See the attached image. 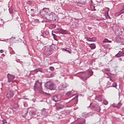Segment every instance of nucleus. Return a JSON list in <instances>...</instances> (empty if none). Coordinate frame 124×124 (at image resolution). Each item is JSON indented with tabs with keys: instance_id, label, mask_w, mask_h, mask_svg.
<instances>
[{
	"instance_id": "25",
	"label": "nucleus",
	"mask_w": 124,
	"mask_h": 124,
	"mask_svg": "<svg viewBox=\"0 0 124 124\" xmlns=\"http://www.w3.org/2000/svg\"><path fill=\"white\" fill-rule=\"evenodd\" d=\"M57 19H58V16L57 15H56V14H55L54 13L53 14V20L56 21V20H57Z\"/></svg>"
},
{
	"instance_id": "10",
	"label": "nucleus",
	"mask_w": 124,
	"mask_h": 124,
	"mask_svg": "<svg viewBox=\"0 0 124 124\" xmlns=\"http://www.w3.org/2000/svg\"><path fill=\"white\" fill-rule=\"evenodd\" d=\"M52 100L55 102H57L58 101H60V100H61V98H60V96L59 95H56L52 97Z\"/></svg>"
},
{
	"instance_id": "16",
	"label": "nucleus",
	"mask_w": 124,
	"mask_h": 124,
	"mask_svg": "<svg viewBox=\"0 0 124 124\" xmlns=\"http://www.w3.org/2000/svg\"><path fill=\"white\" fill-rule=\"evenodd\" d=\"M93 108L94 110L96 111V112H100L101 110V108H100V106L98 105H94L93 106Z\"/></svg>"
},
{
	"instance_id": "14",
	"label": "nucleus",
	"mask_w": 124,
	"mask_h": 124,
	"mask_svg": "<svg viewBox=\"0 0 124 124\" xmlns=\"http://www.w3.org/2000/svg\"><path fill=\"white\" fill-rule=\"evenodd\" d=\"M42 115L46 117L48 115V110L45 108H43L42 110Z\"/></svg>"
},
{
	"instance_id": "39",
	"label": "nucleus",
	"mask_w": 124,
	"mask_h": 124,
	"mask_svg": "<svg viewBox=\"0 0 124 124\" xmlns=\"http://www.w3.org/2000/svg\"><path fill=\"white\" fill-rule=\"evenodd\" d=\"M36 71L37 72H38V71H40L41 72L42 71V69H41V68L37 69H36Z\"/></svg>"
},
{
	"instance_id": "29",
	"label": "nucleus",
	"mask_w": 124,
	"mask_h": 124,
	"mask_svg": "<svg viewBox=\"0 0 124 124\" xmlns=\"http://www.w3.org/2000/svg\"><path fill=\"white\" fill-rule=\"evenodd\" d=\"M65 105L66 106V107H71V104H70V102L66 103Z\"/></svg>"
},
{
	"instance_id": "49",
	"label": "nucleus",
	"mask_w": 124,
	"mask_h": 124,
	"mask_svg": "<svg viewBox=\"0 0 124 124\" xmlns=\"http://www.w3.org/2000/svg\"><path fill=\"white\" fill-rule=\"evenodd\" d=\"M104 47H106V48H107V47H108V46L105 45V46H104Z\"/></svg>"
},
{
	"instance_id": "38",
	"label": "nucleus",
	"mask_w": 124,
	"mask_h": 124,
	"mask_svg": "<svg viewBox=\"0 0 124 124\" xmlns=\"http://www.w3.org/2000/svg\"><path fill=\"white\" fill-rule=\"evenodd\" d=\"M112 86L114 87V88H116L117 87V83L116 82H114L112 84Z\"/></svg>"
},
{
	"instance_id": "5",
	"label": "nucleus",
	"mask_w": 124,
	"mask_h": 124,
	"mask_svg": "<svg viewBox=\"0 0 124 124\" xmlns=\"http://www.w3.org/2000/svg\"><path fill=\"white\" fill-rule=\"evenodd\" d=\"M7 78H8V83H10L11 82H13V80H14V79L15 78V76H14L11 74H8Z\"/></svg>"
},
{
	"instance_id": "32",
	"label": "nucleus",
	"mask_w": 124,
	"mask_h": 124,
	"mask_svg": "<svg viewBox=\"0 0 124 124\" xmlns=\"http://www.w3.org/2000/svg\"><path fill=\"white\" fill-rule=\"evenodd\" d=\"M50 27L51 29H55V28H56V25L55 24H51Z\"/></svg>"
},
{
	"instance_id": "24",
	"label": "nucleus",
	"mask_w": 124,
	"mask_h": 124,
	"mask_svg": "<svg viewBox=\"0 0 124 124\" xmlns=\"http://www.w3.org/2000/svg\"><path fill=\"white\" fill-rule=\"evenodd\" d=\"M109 10H110V9L108 7H107L106 10V13H107L108 14V16L109 19H111V17H110V16H109V15H108L109 13Z\"/></svg>"
},
{
	"instance_id": "42",
	"label": "nucleus",
	"mask_w": 124,
	"mask_h": 124,
	"mask_svg": "<svg viewBox=\"0 0 124 124\" xmlns=\"http://www.w3.org/2000/svg\"><path fill=\"white\" fill-rule=\"evenodd\" d=\"M2 122H3V124H7V122L5 120H3Z\"/></svg>"
},
{
	"instance_id": "6",
	"label": "nucleus",
	"mask_w": 124,
	"mask_h": 124,
	"mask_svg": "<svg viewBox=\"0 0 124 124\" xmlns=\"http://www.w3.org/2000/svg\"><path fill=\"white\" fill-rule=\"evenodd\" d=\"M14 96V93L12 91H8L6 93V97L8 99H10L12 97H13Z\"/></svg>"
},
{
	"instance_id": "50",
	"label": "nucleus",
	"mask_w": 124,
	"mask_h": 124,
	"mask_svg": "<svg viewBox=\"0 0 124 124\" xmlns=\"http://www.w3.org/2000/svg\"><path fill=\"white\" fill-rule=\"evenodd\" d=\"M91 105H92V103L90 104V105L89 106V107H91Z\"/></svg>"
},
{
	"instance_id": "48",
	"label": "nucleus",
	"mask_w": 124,
	"mask_h": 124,
	"mask_svg": "<svg viewBox=\"0 0 124 124\" xmlns=\"http://www.w3.org/2000/svg\"><path fill=\"white\" fill-rule=\"evenodd\" d=\"M109 80H110V81H111L112 82H113V80H112V79H111V78H109Z\"/></svg>"
},
{
	"instance_id": "9",
	"label": "nucleus",
	"mask_w": 124,
	"mask_h": 124,
	"mask_svg": "<svg viewBox=\"0 0 124 124\" xmlns=\"http://www.w3.org/2000/svg\"><path fill=\"white\" fill-rule=\"evenodd\" d=\"M56 106V111H60L61 109H63V108H64V106L61 104H57Z\"/></svg>"
},
{
	"instance_id": "15",
	"label": "nucleus",
	"mask_w": 124,
	"mask_h": 124,
	"mask_svg": "<svg viewBox=\"0 0 124 124\" xmlns=\"http://www.w3.org/2000/svg\"><path fill=\"white\" fill-rule=\"evenodd\" d=\"M54 13L51 12L49 16H48L47 19L49 21H53L54 19Z\"/></svg>"
},
{
	"instance_id": "41",
	"label": "nucleus",
	"mask_w": 124,
	"mask_h": 124,
	"mask_svg": "<svg viewBox=\"0 0 124 124\" xmlns=\"http://www.w3.org/2000/svg\"><path fill=\"white\" fill-rule=\"evenodd\" d=\"M62 50H63L64 51H66V52H68L69 48H66V49L62 48Z\"/></svg>"
},
{
	"instance_id": "46",
	"label": "nucleus",
	"mask_w": 124,
	"mask_h": 124,
	"mask_svg": "<svg viewBox=\"0 0 124 124\" xmlns=\"http://www.w3.org/2000/svg\"><path fill=\"white\" fill-rule=\"evenodd\" d=\"M78 97L77 96H76L75 97L73 98V99H75V98H78Z\"/></svg>"
},
{
	"instance_id": "7",
	"label": "nucleus",
	"mask_w": 124,
	"mask_h": 124,
	"mask_svg": "<svg viewBox=\"0 0 124 124\" xmlns=\"http://www.w3.org/2000/svg\"><path fill=\"white\" fill-rule=\"evenodd\" d=\"M116 42L117 43H120L122 45H124V38H122L121 37H118L116 39Z\"/></svg>"
},
{
	"instance_id": "8",
	"label": "nucleus",
	"mask_w": 124,
	"mask_h": 124,
	"mask_svg": "<svg viewBox=\"0 0 124 124\" xmlns=\"http://www.w3.org/2000/svg\"><path fill=\"white\" fill-rule=\"evenodd\" d=\"M43 12L44 13L45 15H47L48 16L50 14H51L52 12L49 10V8H44L43 9Z\"/></svg>"
},
{
	"instance_id": "1",
	"label": "nucleus",
	"mask_w": 124,
	"mask_h": 124,
	"mask_svg": "<svg viewBox=\"0 0 124 124\" xmlns=\"http://www.w3.org/2000/svg\"><path fill=\"white\" fill-rule=\"evenodd\" d=\"M88 74L90 76L87 75V74L85 73V72H80L79 73L80 76L79 77L80 78V79H81V80H83V81H87V80H88V79H89L91 76H93V72L90 70L89 71Z\"/></svg>"
},
{
	"instance_id": "36",
	"label": "nucleus",
	"mask_w": 124,
	"mask_h": 124,
	"mask_svg": "<svg viewBox=\"0 0 124 124\" xmlns=\"http://www.w3.org/2000/svg\"><path fill=\"white\" fill-rule=\"evenodd\" d=\"M86 1L80 2V4H81V5H85V4H86Z\"/></svg>"
},
{
	"instance_id": "44",
	"label": "nucleus",
	"mask_w": 124,
	"mask_h": 124,
	"mask_svg": "<svg viewBox=\"0 0 124 124\" xmlns=\"http://www.w3.org/2000/svg\"><path fill=\"white\" fill-rule=\"evenodd\" d=\"M3 52H4V51L3 50H2V49H1V50H0V52L1 53H3Z\"/></svg>"
},
{
	"instance_id": "13",
	"label": "nucleus",
	"mask_w": 124,
	"mask_h": 124,
	"mask_svg": "<svg viewBox=\"0 0 124 124\" xmlns=\"http://www.w3.org/2000/svg\"><path fill=\"white\" fill-rule=\"evenodd\" d=\"M112 106L114 108H117V109H120L121 107L123 106V104H122L121 102H119L117 105H116L115 104H113L112 105Z\"/></svg>"
},
{
	"instance_id": "3",
	"label": "nucleus",
	"mask_w": 124,
	"mask_h": 124,
	"mask_svg": "<svg viewBox=\"0 0 124 124\" xmlns=\"http://www.w3.org/2000/svg\"><path fill=\"white\" fill-rule=\"evenodd\" d=\"M45 86L47 89H48V90H50L51 91L55 90H56V84H54L53 83H51L50 82H47Z\"/></svg>"
},
{
	"instance_id": "45",
	"label": "nucleus",
	"mask_w": 124,
	"mask_h": 124,
	"mask_svg": "<svg viewBox=\"0 0 124 124\" xmlns=\"http://www.w3.org/2000/svg\"><path fill=\"white\" fill-rule=\"evenodd\" d=\"M122 53H123V54L124 55V48L122 49Z\"/></svg>"
},
{
	"instance_id": "26",
	"label": "nucleus",
	"mask_w": 124,
	"mask_h": 124,
	"mask_svg": "<svg viewBox=\"0 0 124 124\" xmlns=\"http://www.w3.org/2000/svg\"><path fill=\"white\" fill-rule=\"evenodd\" d=\"M13 108H14V109H16H16H18V108H19V105H18V104H15L14 105Z\"/></svg>"
},
{
	"instance_id": "35",
	"label": "nucleus",
	"mask_w": 124,
	"mask_h": 124,
	"mask_svg": "<svg viewBox=\"0 0 124 124\" xmlns=\"http://www.w3.org/2000/svg\"><path fill=\"white\" fill-rule=\"evenodd\" d=\"M49 70H50L51 71H54V70H55V68H54L53 66H50L49 67Z\"/></svg>"
},
{
	"instance_id": "43",
	"label": "nucleus",
	"mask_w": 124,
	"mask_h": 124,
	"mask_svg": "<svg viewBox=\"0 0 124 124\" xmlns=\"http://www.w3.org/2000/svg\"><path fill=\"white\" fill-rule=\"evenodd\" d=\"M67 52L69 53V54H71L72 51L71 50V49H69V51H68Z\"/></svg>"
},
{
	"instance_id": "40",
	"label": "nucleus",
	"mask_w": 124,
	"mask_h": 124,
	"mask_svg": "<svg viewBox=\"0 0 124 124\" xmlns=\"http://www.w3.org/2000/svg\"><path fill=\"white\" fill-rule=\"evenodd\" d=\"M77 5L78 6H81L82 5L81 4V2L80 1H78L77 2Z\"/></svg>"
},
{
	"instance_id": "53",
	"label": "nucleus",
	"mask_w": 124,
	"mask_h": 124,
	"mask_svg": "<svg viewBox=\"0 0 124 124\" xmlns=\"http://www.w3.org/2000/svg\"><path fill=\"white\" fill-rule=\"evenodd\" d=\"M124 119V118H123Z\"/></svg>"
},
{
	"instance_id": "18",
	"label": "nucleus",
	"mask_w": 124,
	"mask_h": 124,
	"mask_svg": "<svg viewBox=\"0 0 124 124\" xmlns=\"http://www.w3.org/2000/svg\"><path fill=\"white\" fill-rule=\"evenodd\" d=\"M50 33L49 32L47 31H44L42 33V36H43V37H46V36H48Z\"/></svg>"
},
{
	"instance_id": "11",
	"label": "nucleus",
	"mask_w": 124,
	"mask_h": 124,
	"mask_svg": "<svg viewBox=\"0 0 124 124\" xmlns=\"http://www.w3.org/2000/svg\"><path fill=\"white\" fill-rule=\"evenodd\" d=\"M66 88V83H62L58 87L59 90L60 91H63Z\"/></svg>"
},
{
	"instance_id": "30",
	"label": "nucleus",
	"mask_w": 124,
	"mask_h": 124,
	"mask_svg": "<svg viewBox=\"0 0 124 124\" xmlns=\"http://www.w3.org/2000/svg\"><path fill=\"white\" fill-rule=\"evenodd\" d=\"M120 12V13H121V14H124V5L123 6L122 9L121 10Z\"/></svg>"
},
{
	"instance_id": "19",
	"label": "nucleus",
	"mask_w": 124,
	"mask_h": 124,
	"mask_svg": "<svg viewBox=\"0 0 124 124\" xmlns=\"http://www.w3.org/2000/svg\"><path fill=\"white\" fill-rule=\"evenodd\" d=\"M124 56V53L122 51H119V52L115 55L116 58H121V57H123Z\"/></svg>"
},
{
	"instance_id": "22",
	"label": "nucleus",
	"mask_w": 124,
	"mask_h": 124,
	"mask_svg": "<svg viewBox=\"0 0 124 124\" xmlns=\"http://www.w3.org/2000/svg\"><path fill=\"white\" fill-rule=\"evenodd\" d=\"M29 114L30 116H34V115H35V111H34L33 110H31L30 111Z\"/></svg>"
},
{
	"instance_id": "31",
	"label": "nucleus",
	"mask_w": 124,
	"mask_h": 124,
	"mask_svg": "<svg viewBox=\"0 0 124 124\" xmlns=\"http://www.w3.org/2000/svg\"><path fill=\"white\" fill-rule=\"evenodd\" d=\"M103 104H104V105H108V101H107V100H104L103 101Z\"/></svg>"
},
{
	"instance_id": "12",
	"label": "nucleus",
	"mask_w": 124,
	"mask_h": 124,
	"mask_svg": "<svg viewBox=\"0 0 124 124\" xmlns=\"http://www.w3.org/2000/svg\"><path fill=\"white\" fill-rule=\"evenodd\" d=\"M104 97L102 95H97L95 97L96 100H98V101H102L103 100Z\"/></svg>"
},
{
	"instance_id": "34",
	"label": "nucleus",
	"mask_w": 124,
	"mask_h": 124,
	"mask_svg": "<svg viewBox=\"0 0 124 124\" xmlns=\"http://www.w3.org/2000/svg\"><path fill=\"white\" fill-rule=\"evenodd\" d=\"M61 33H62L63 34H65V33H66V32H65V31L62 29L61 30Z\"/></svg>"
},
{
	"instance_id": "27",
	"label": "nucleus",
	"mask_w": 124,
	"mask_h": 124,
	"mask_svg": "<svg viewBox=\"0 0 124 124\" xmlns=\"http://www.w3.org/2000/svg\"><path fill=\"white\" fill-rule=\"evenodd\" d=\"M67 96H72V91L68 92L66 93Z\"/></svg>"
},
{
	"instance_id": "17",
	"label": "nucleus",
	"mask_w": 124,
	"mask_h": 124,
	"mask_svg": "<svg viewBox=\"0 0 124 124\" xmlns=\"http://www.w3.org/2000/svg\"><path fill=\"white\" fill-rule=\"evenodd\" d=\"M71 112L70 110H64L61 112V113L63 115H69Z\"/></svg>"
},
{
	"instance_id": "47",
	"label": "nucleus",
	"mask_w": 124,
	"mask_h": 124,
	"mask_svg": "<svg viewBox=\"0 0 124 124\" xmlns=\"http://www.w3.org/2000/svg\"><path fill=\"white\" fill-rule=\"evenodd\" d=\"M82 116L83 117H85V113H82Z\"/></svg>"
},
{
	"instance_id": "33",
	"label": "nucleus",
	"mask_w": 124,
	"mask_h": 124,
	"mask_svg": "<svg viewBox=\"0 0 124 124\" xmlns=\"http://www.w3.org/2000/svg\"><path fill=\"white\" fill-rule=\"evenodd\" d=\"M52 36H53V38L54 39V40H57V36L56 35V34H54V33H52Z\"/></svg>"
},
{
	"instance_id": "23",
	"label": "nucleus",
	"mask_w": 124,
	"mask_h": 124,
	"mask_svg": "<svg viewBox=\"0 0 124 124\" xmlns=\"http://www.w3.org/2000/svg\"><path fill=\"white\" fill-rule=\"evenodd\" d=\"M103 42L104 43H111V42H112L111 41H109V40H108V39L106 38L104 40Z\"/></svg>"
},
{
	"instance_id": "2",
	"label": "nucleus",
	"mask_w": 124,
	"mask_h": 124,
	"mask_svg": "<svg viewBox=\"0 0 124 124\" xmlns=\"http://www.w3.org/2000/svg\"><path fill=\"white\" fill-rule=\"evenodd\" d=\"M34 91L35 92H42L45 93L42 89V83L39 82V80H37L34 85Z\"/></svg>"
},
{
	"instance_id": "37",
	"label": "nucleus",
	"mask_w": 124,
	"mask_h": 124,
	"mask_svg": "<svg viewBox=\"0 0 124 124\" xmlns=\"http://www.w3.org/2000/svg\"><path fill=\"white\" fill-rule=\"evenodd\" d=\"M9 11L10 14H12V13H13V10L12 9L9 8Z\"/></svg>"
},
{
	"instance_id": "20",
	"label": "nucleus",
	"mask_w": 124,
	"mask_h": 124,
	"mask_svg": "<svg viewBox=\"0 0 124 124\" xmlns=\"http://www.w3.org/2000/svg\"><path fill=\"white\" fill-rule=\"evenodd\" d=\"M86 40H87V41H90V42H93V41H95L96 40V38H86Z\"/></svg>"
},
{
	"instance_id": "51",
	"label": "nucleus",
	"mask_w": 124,
	"mask_h": 124,
	"mask_svg": "<svg viewBox=\"0 0 124 124\" xmlns=\"http://www.w3.org/2000/svg\"><path fill=\"white\" fill-rule=\"evenodd\" d=\"M31 11H33V9H31Z\"/></svg>"
},
{
	"instance_id": "28",
	"label": "nucleus",
	"mask_w": 124,
	"mask_h": 124,
	"mask_svg": "<svg viewBox=\"0 0 124 124\" xmlns=\"http://www.w3.org/2000/svg\"><path fill=\"white\" fill-rule=\"evenodd\" d=\"M120 15H122V14L120 12H118L115 13V16H116V17H119Z\"/></svg>"
},
{
	"instance_id": "4",
	"label": "nucleus",
	"mask_w": 124,
	"mask_h": 124,
	"mask_svg": "<svg viewBox=\"0 0 124 124\" xmlns=\"http://www.w3.org/2000/svg\"><path fill=\"white\" fill-rule=\"evenodd\" d=\"M53 46H51L50 47H46L44 50V53L46 56H50L52 55V50H54V48H52Z\"/></svg>"
},
{
	"instance_id": "52",
	"label": "nucleus",
	"mask_w": 124,
	"mask_h": 124,
	"mask_svg": "<svg viewBox=\"0 0 124 124\" xmlns=\"http://www.w3.org/2000/svg\"><path fill=\"white\" fill-rule=\"evenodd\" d=\"M1 91H2V88H0Z\"/></svg>"
},
{
	"instance_id": "21",
	"label": "nucleus",
	"mask_w": 124,
	"mask_h": 124,
	"mask_svg": "<svg viewBox=\"0 0 124 124\" xmlns=\"http://www.w3.org/2000/svg\"><path fill=\"white\" fill-rule=\"evenodd\" d=\"M91 50H93V49H95V44H91L90 46H89Z\"/></svg>"
}]
</instances>
